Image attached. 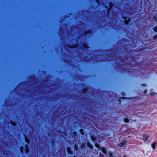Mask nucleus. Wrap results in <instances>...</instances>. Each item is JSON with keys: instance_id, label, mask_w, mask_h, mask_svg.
Returning <instances> with one entry per match:
<instances>
[{"instance_id": "obj_1", "label": "nucleus", "mask_w": 157, "mask_h": 157, "mask_svg": "<svg viewBox=\"0 0 157 157\" xmlns=\"http://www.w3.org/2000/svg\"><path fill=\"white\" fill-rule=\"evenodd\" d=\"M122 18L123 19H124V24L126 26L128 25H129V22L131 21V19L130 18L126 16H122Z\"/></svg>"}, {"instance_id": "obj_2", "label": "nucleus", "mask_w": 157, "mask_h": 157, "mask_svg": "<svg viewBox=\"0 0 157 157\" xmlns=\"http://www.w3.org/2000/svg\"><path fill=\"white\" fill-rule=\"evenodd\" d=\"M128 63L124 64L123 65H121L119 63H117V68L118 69H119L121 72H124L126 71V69L125 68H122L121 67H124L125 65H126Z\"/></svg>"}, {"instance_id": "obj_3", "label": "nucleus", "mask_w": 157, "mask_h": 157, "mask_svg": "<svg viewBox=\"0 0 157 157\" xmlns=\"http://www.w3.org/2000/svg\"><path fill=\"white\" fill-rule=\"evenodd\" d=\"M25 147H26V149H25V153L26 154H27L28 153V152H29V150H28V147L27 146V145H26L25 146ZM20 152L21 153H24V151H25V149L23 147L21 146L20 148Z\"/></svg>"}, {"instance_id": "obj_4", "label": "nucleus", "mask_w": 157, "mask_h": 157, "mask_svg": "<svg viewBox=\"0 0 157 157\" xmlns=\"http://www.w3.org/2000/svg\"><path fill=\"white\" fill-rule=\"evenodd\" d=\"M126 143V140L125 139L122 142L118 144L117 145L118 147H122Z\"/></svg>"}, {"instance_id": "obj_5", "label": "nucleus", "mask_w": 157, "mask_h": 157, "mask_svg": "<svg viewBox=\"0 0 157 157\" xmlns=\"http://www.w3.org/2000/svg\"><path fill=\"white\" fill-rule=\"evenodd\" d=\"M82 47L83 49L85 50H87L90 48L88 44L86 43H84L82 44Z\"/></svg>"}, {"instance_id": "obj_6", "label": "nucleus", "mask_w": 157, "mask_h": 157, "mask_svg": "<svg viewBox=\"0 0 157 157\" xmlns=\"http://www.w3.org/2000/svg\"><path fill=\"white\" fill-rule=\"evenodd\" d=\"M98 148L100 151H101L104 154H106L107 152L106 151V149L103 147H97Z\"/></svg>"}, {"instance_id": "obj_7", "label": "nucleus", "mask_w": 157, "mask_h": 157, "mask_svg": "<svg viewBox=\"0 0 157 157\" xmlns=\"http://www.w3.org/2000/svg\"><path fill=\"white\" fill-rule=\"evenodd\" d=\"M105 7L107 9V16L108 17H109L110 16V15L111 14L110 11L111 10L112 8L109 7L107 6H105Z\"/></svg>"}, {"instance_id": "obj_8", "label": "nucleus", "mask_w": 157, "mask_h": 157, "mask_svg": "<svg viewBox=\"0 0 157 157\" xmlns=\"http://www.w3.org/2000/svg\"><path fill=\"white\" fill-rule=\"evenodd\" d=\"M93 33V31L91 29H89L86 31H84L83 33V35L86 36L87 35Z\"/></svg>"}, {"instance_id": "obj_9", "label": "nucleus", "mask_w": 157, "mask_h": 157, "mask_svg": "<svg viewBox=\"0 0 157 157\" xmlns=\"http://www.w3.org/2000/svg\"><path fill=\"white\" fill-rule=\"evenodd\" d=\"M67 150L68 153L70 155H72L73 153V151L72 150L71 148L69 147H67Z\"/></svg>"}, {"instance_id": "obj_10", "label": "nucleus", "mask_w": 157, "mask_h": 157, "mask_svg": "<svg viewBox=\"0 0 157 157\" xmlns=\"http://www.w3.org/2000/svg\"><path fill=\"white\" fill-rule=\"evenodd\" d=\"M149 137V136L148 135H146L145 134H143V140L145 142L148 140V138Z\"/></svg>"}, {"instance_id": "obj_11", "label": "nucleus", "mask_w": 157, "mask_h": 157, "mask_svg": "<svg viewBox=\"0 0 157 157\" xmlns=\"http://www.w3.org/2000/svg\"><path fill=\"white\" fill-rule=\"evenodd\" d=\"M88 90V88L87 86L84 87L82 90V92L83 94H85Z\"/></svg>"}, {"instance_id": "obj_12", "label": "nucleus", "mask_w": 157, "mask_h": 157, "mask_svg": "<svg viewBox=\"0 0 157 157\" xmlns=\"http://www.w3.org/2000/svg\"><path fill=\"white\" fill-rule=\"evenodd\" d=\"M156 144V142L155 141H154L151 144V147L153 150H155V149Z\"/></svg>"}, {"instance_id": "obj_13", "label": "nucleus", "mask_w": 157, "mask_h": 157, "mask_svg": "<svg viewBox=\"0 0 157 157\" xmlns=\"http://www.w3.org/2000/svg\"><path fill=\"white\" fill-rule=\"evenodd\" d=\"M93 142H95L97 140L96 137L93 135L90 136Z\"/></svg>"}, {"instance_id": "obj_14", "label": "nucleus", "mask_w": 157, "mask_h": 157, "mask_svg": "<svg viewBox=\"0 0 157 157\" xmlns=\"http://www.w3.org/2000/svg\"><path fill=\"white\" fill-rule=\"evenodd\" d=\"M80 147L82 150H84L86 148V145L85 144L83 143H82V144L81 145Z\"/></svg>"}, {"instance_id": "obj_15", "label": "nucleus", "mask_w": 157, "mask_h": 157, "mask_svg": "<svg viewBox=\"0 0 157 157\" xmlns=\"http://www.w3.org/2000/svg\"><path fill=\"white\" fill-rule=\"evenodd\" d=\"M120 99H132L133 98L130 97V98H127L125 97H121L120 98Z\"/></svg>"}, {"instance_id": "obj_16", "label": "nucleus", "mask_w": 157, "mask_h": 157, "mask_svg": "<svg viewBox=\"0 0 157 157\" xmlns=\"http://www.w3.org/2000/svg\"><path fill=\"white\" fill-rule=\"evenodd\" d=\"M124 121L125 123H128L129 122V120L127 118H124Z\"/></svg>"}, {"instance_id": "obj_17", "label": "nucleus", "mask_w": 157, "mask_h": 157, "mask_svg": "<svg viewBox=\"0 0 157 157\" xmlns=\"http://www.w3.org/2000/svg\"><path fill=\"white\" fill-rule=\"evenodd\" d=\"M79 132L82 135H84V131L83 129H80Z\"/></svg>"}, {"instance_id": "obj_18", "label": "nucleus", "mask_w": 157, "mask_h": 157, "mask_svg": "<svg viewBox=\"0 0 157 157\" xmlns=\"http://www.w3.org/2000/svg\"><path fill=\"white\" fill-rule=\"evenodd\" d=\"M104 139V137L103 136H101V135H99L98 136V139L99 140H100L101 141H102Z\"/></svg>"}, {"instance_id": "obj_19", "label": "nucleus", "mask_w": 157, "mask_h": 157, "mask_svg": "<svg viewBox=\"0 0 157 157\" xmlns=\"http://www.w3.org/2000/svg\"><path fill=\"white\" fill-rule=\"evenodd\" d=\"M87 144L89 148L90 149L92 148V145L89 142L87 143Z\"/></svg>"}, {"instance_id": "obj_20", "label": "nucleus", "mask_w": 157, "mask_h": 157, "mask_svg": "<svg viewBox=\"0 0 157 157\" xmlns=\"http://www.w3.org/2000/svg\"><path fill=\"white\" fill-rule=\"evenodd\" d=\"M73 134L74 136L78 137V134L76 131H74L73 132Z\"/></svg>"}, {"instance_id": "obj_21", "label": "nucleus", "mask_w": 157, "mask_h": 157, "mask_svg": "<svg viewBox=\"0 0 157 157\" xmlns=\"http://www.w3.org/2000/svg\"><path fill=\"white\" fill-rule=\"evenodd\" d=\"M96 2L98 5H99L101 4V2L100 0H95Z\"/></svg>"}, {"instance_id": "obj_22", "label": "nucleus", "mask_w": 157, "mask_h": 157, "mask_svg": "<svg viewBox=\"0 0 157 157\" xmlns=\"http://www.w3.org/2000/svg\"><path fill=\"white\" fill-rule=\"evenodd\" d=\"M153 30L154 32H157V25L153 28Z\"/></svg>"}, {"instance_id": "obj_23", "label": "nucleus", "mask_w": 157, "mask_h": 157, "mask_svg": "<svg viewBox=\"0 0 157 157\" xmlns=\"http://www.w3.org/2000/svg\"><path fill=\"white\" fill-rule=\"evenodd\" d=\"M74 149L76 151H78V148L76 144H75L74 145Z\"/></svg>"}, {"instance_id": "obj_24", "label": "nucleus", "mask_w": 157, "mask_h": 157, "mask_svg": "<svg viewBox=\"0 0 157 157\" xmlns=\"http://www.w3.org/2000/svg\"><path fill=\"white\" fill-rule=\"evenodd\" d=\"M153 19L155 22H157V17L156 15L153 16Z\"/></svg>"}, {"instance_id": "obj_25", "label": "nucleus", "mask_w": 157, "mask_h": 157, "mask_svg": "<svg viewBox=\"0 0 157 157\" xmlns=\"http://www.w3.org/2000/svg\"><path fill=\"white\" fill-rule=\"evenodd\" d=\"M113 6V4L112 2H110L109 4V7L112 8Z\"/></svg>"}, {"instance_id": "obj_26", "label": "nucleus", "mask_w": 157, "mask_h": 157, "mask_svg": "<svg viewBox=\"0 0 157 157\" xmlns=\"http://www.w3.org/2000/svg\"><path fill=\"white\" fill-rule=\"evenodd\" d=\"M109 156L110 157H113V153L111 152H109Z\"/></svg>"}, {"instance_id": "obj_27", "label": "nucleus", "mask_w": 157, "mask_h": 157, "mask_svg": "<svg viewBox=\"0 0 157 157\" xmlns=\"http://www.w3.org/2000/svg\"><path fill=\"white\" fill-rule=\"evenodd\" d=\"M25 82H21L20 83V85L21 86H23L25 85Z\"/></svg>"}, {"instance_id": "obj_28", "label": "nucleus", "mask_w": 157, "mask_h": 157, "mask_svg": "<svg viewBox=\"0 0 157 157\" xmlns=\"http://www.w3.org/2000/svg\"><path fill=\"white\" fill-rule=\"evenodd\" d=\"M144 65H145V67H151L150 66V65L148 64H144Z\"/></svg>"}, {"instance_id": "obj_29", "label": "nucleus", "mask_w": 157, "mask_h": 157, "mask_svg": "<svg viewBox=\"0 0 157 157\" xmlns=\"http://www.w3.org/2000/svg\"><path fill=\"white\" fill-rule=\"evenodd\" d=\"M153 38L154 39H157V35H154V36H153Z\"/></svg>"}, {"instance_id": "obj_30", "label": "nucleus", "mask_w": 157, "mask_h": 157, "mask_svg": "<svg viewBox=\"0 0 157 157\" xmlns=\"http://www.w3.org/2000/svg\"><path fill=\"white\" fill-rule=\"evenodd\" d=\"M99 155L100 157H104V155L100 153Z\"/></svg>"}, {"instance_id": "obj_31", "label": "nucleus", "mask_w": 157, "mask_h": 157, "mask_svg": "<svg viewBox=\"0 0 157 157\" xmlns=\"http://www.w3.org/2000/svg\"><path fill=\"white\" fill-rule=\"evenodd\" d=\"M130 67H135V64H132V65H130Z\"/></svg>"}, {"instance_id": "obj_32", "label": "nucleus", "mask_w": 157, "mask_h": 157, "mask_svg": "<svg viewBox=\"0 0 157 157\" xmlns=\"http://www.w3.org/2000/svg\"><path fill=\"white\" fill-rule=\"evenodd\" d=\"M54 142L53 140H52V143H51V145H54Z\"/></svg>"}, {"instance_id": "obj_33", "label": "nucleus", "mask_w": 157, "mask_h": 157, "mask_svg": "<svg viewBox=\"0 0 157 157\" xmlns=\"http://www.w3.org/2000/svg\"><path fill=\"white\" fill-rule=\"evenodd\" d=\"M78 46H79V44H77L75 45V48H77Z\"/></svg>"}, {"instance_id": "obj_34", "label": "nucleus", "mask_w": 157, "mask_h": 157, "mask_svg": "<svg viewBox=\"0 0 157 157\" xmlns=\"http://www.w3.org/2000/svg\"><path fill=\"white\" fill-rule=\"evenodd\" d=\"M142 86H146V84L144 83H143L142 84Z\"/></svg>"}, {"instance_id": "obj_35", "label": "nucleus", "mask_w": 157, "mask_h": 157, "mask_svg": "<svg viewBox=\"0 0 157 157\" xmlns=\"http://www.w3.org/2000/svg\"><path fill=\"white\" fill-rule=\"evenodd\" d=\"M12 125V121L10 120V125Z\"/></svg>"}, {"instance_id": "obj_36", "label": "nucleus", "mask_w": 157, "mask_h": 157, "mask_svg": "<svg viewBox=\"0 0 157 157\" xmlns=\"http://www.w3.org/2000/svg\"><path fill=\"white\" fill-rule=\"evenodd\" d=\"M69 47L71 48H74V47H72L71 46H70Z\"/></svg>"}, {"instance_id": "obj_37", "label": "nucleus", "mask_w": 157, "mask_h": 157, "mask_svg": "<svg viewBox=\"0 0 157 157\" xmlns=\"http://www.w3.org/2000/svg\"><path fill=\"white\" fill-rule=\"evenodd\" d=\"M123 157H126V155H124Z\"/></svg>"}, {"instance_id": "obj_38", "label": "nucleus", "mask_w": 157, "mask_h": 157, "mask_svg": "<svg viewBox=\"0 0 157 157\" xmlns=\"http://www.w3.org/2000/svg\"><path fill=\"white\" fill-rule=\"evenodd\" d=\"M142 50V48H141V49H139V51H141Z\"/></svg>"}, {"instance_id": "obj_39", "label": "nucleus", "mask_w": 157, "mask_h": 157, "mask_svg": "<svg viewBox=\"0 0 157 157\" xmlns=\"http://www.w3.org/2000/svg\"><path fill=\"white\" fill-rule=\"evenodd\" d=\"M124 93H123V94H122V95H124Z\"/></svg>"}, {"instance_id": "obj_40", "label": "nucleus", "mask_w": 157, "mask_h": 157, "mask_svg": "<svg viewBox=\"0 0 157 157\" xmlns=\"http://www.w3.org/2000/svg\"><path fill=\"white\" fill-rule=\"evenodd\" d=\"M11 102V101H10V103ZM10 106L11 105V103H10Z\"/></svg>"}, {"instance_id": "obj_41", "label": "nucleus", "mask_w": 157, "mask_h": 157, "mask_svg": "<svg viewBox=\"0 0 157 157\" xmlns=\"http://www.w3.org/2000/svg\"><path fill=\"white\" fill-rule=\"evenodd\" d=\"M11 91L10 90V93H11Z\"/></svg>"}, {"instance_id": "obj_42", "label": "nucleus", "mask_w": 157, "mask_h": 157, "mask_svg": "<svg viewBox=\"0 0 157 157\" xmlns=\"http://www.w3.org/2000/svg\"><path fill=\"white\" fill-rule=\"evenodd\" d=\"M10 157L11 156V155H10Z\"/></svg>"}, {"instance_id": "obj_43", "label": "nucleus", "mask_w": 157, "mask_h": 157, "mask_svg": "<svg viewBox=\"0 0 157 157\" xmlns=\"http://www.w3.org/2000/svg\"><path fill=\"white\" fill-rule=\"evenodd\" d=\"M118 157H121V156H119Z\"/></svg>"}, {"instance_id": "obj_44", "label": "nucleus", "mask_w": 157, "mask_h": 157, "mask_svg": "<svg viewBox=\"0 0 157 157\" xmlns=\"http://www.w3.org/2000/svg\"><path fill=\"white\" fill-rule=\"evenodd\" d=\"M10 55L11 54V53H10Z\"/></svg>"}, {"instance_id": "obj_45", "label": "nucleus", "mask_w": 157, "mask_h": 157, "mask_svg": "<svg viewBox=\"0 0 157 157\" xmlns=\"http://www.w3.org/2000/svg\"><path fill=\"white\" fill-rule=\"evenodd\" d=\"M10 59H11V58H10Z\"/></svg>"}]
</instances>
